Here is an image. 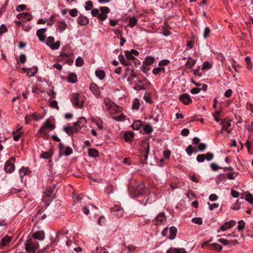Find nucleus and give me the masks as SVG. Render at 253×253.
<instances>
[{"mask_svg":"<svg viewBox=\"0 0 253 253\" xmlns=\"http://www.w3.org/2000/svg\"><path fill=\"white\" fill-rule=\"evenodd\" d=\"M196 62L195 60L192 59L191 57H189L186 63V66L187 68L190 69L195 64Z\"/></svg>","mask_w":253,"mask_h":253,"instance_id":"obj_28","label":"nucleus"},{"mask_svg":"<svg viewBox=\"0 0 253 253\" xmlns=\"http://www.w3.org/2000/svg\"><path fill=\"white\" fill-rule=\"evenodd\" d=\"M95 75L100 80H103L105 78V73L102 70H98L95 72Z\"/></svg>","mask_w":253,"mask_h":253,"instance_id":"obj_27","label":"nucleus"},{"mask_svg":"<svg viewBox=\"0 0 253 253\" xmlns=\"http://www.w3.org/2000/svg\"><path fill=\"white\" fill-rule=\"evenodd\" d=\"M22 134V133L19 132V130L17 132H13V139L16 141H18L20 139V138L21 137Z\"/></svg>","mask_w":253,"mask_h":253,"instance_id":"obj_35","label":"nucleus"},{"mask_svg":"<svg viewBox=\"0 0 253 253\" xmlns=\"http://www.w3.org/2000/svg\"><path fill=\"white\" fill-rule=\"evenodd\" d=\"M211 30L208 27H206L204 31L203 36L205 39H207L210 36Z\"/></svg>","mask_w":253,"mask_h":253,"instance_id":"obj_42","label":"nucleus"},{"mask_svg":"<svg viewBox=\"0 0 253 253\" xmlns=\"http://www.w3.org/2000/svg\"><path fill=\"white\" fill-rule=\"evenodd\" d=\"M155 61V58L153 57H147L145 58V61H144V63L145 65L147 66H150L152 65Z\"/></svg>","mask_w":253,"mask_h":253,"instance_id":"obj_31","label":"nucleus"},{"mask_svg":"<svg viewBox=\"0 0 253 253\" xmlns=\"http://www.w3.org/2000/svg\"><path fill=\"white\" fill-rule=\"evenodd\" d=\"M88 154L91 157H95L98 156V152L95 149L90 148L88 149Z\"/></svg>","mask_w":253,"mask_h":253,"instance_id":"obj_30","label":"nucleus"},{"mask_svg":"<svg viewBox=\"0 0 253 253\" xmlns=\"http://www.w3.org/2000/svg\"><path fill=\"white\" fill-rule=\"evenodd\" d=\"M238 224H239V225L237 227L238 230L239 231L242 230L245 227V222H244L243 220H240L238 221Z\"/></svg>","mask_w":253,"mask_h":253,"instance_id":"obj_45","label":"nucleus"},{"mask_svg":"<svg viewBox=\"0 0 253 253\" xmlns=\"http://www.w3.org/2000/svg\"><path fill=\"white\" fill-rule=\"evenodd\" d=\"M55 126L51 123L49 120H46L43 123V125L41 126V128L39 130L38 132L41 134H44L48 135L47 129L52 130L54 129Z\"/></svg>","mask_w":253,"mask_h":253,"instance_id":"obj_3","label":"nucleus"},{"mask_svg":"<svg viewBox=\"0 0 253 253\" xmlns=\"http://www.w3.org/2000/svg\"><path fill=\"white\" fill-rule=\"evenodd\" d=\"M63 130L65 131L69 135H72L74 132H77L79 131L76 126H66L63 128Z\"/></svg>","mask_w":253,"mask_h":253,"instance_id":"obj_16","label":"nucleus"},{"mask_svg":"<svg viewBox=\"0 0 253 253\" xmlns=\"http://www.w3.org/2000/svg\"><path fill=\"white\" fill-rule=\"evenodd\" d=\"M165 68L163 67L155 68L153 70V73L155 75H158L161 72H165Z\"/></svg>","mask_w":253,"mask_h":253,"instance_id":"obj_36","label":"nucleus"},{"mask_svg":"<svg viewBox=\"0 0 253 253\" xmlns=\"http://www.w3.org/2000/svg\"><path fill=\"white\" fill-rule=\"evenodd\" d=\"M54 38L53 37H48L46 39V44L52 49H57L60 46V42H54Z\"/></svg>","mask_w":253,"mask_h":253,"instance_id":"obj_6","label":"nucleus"},{"mask_svg":"<svg viewBox=\"0 0 253 253\" xmlns=\"http://www.w3.org/2000/svg\"><path fill=\"white\" fill-rule=\"evenodd\" d=\"M38 247V243L32 240H27L25 244V250L28 253H35V250Z\"/></svg>","mask_w":253,"mask_h":253,"instance_id":"obj_4","label":"nucleus"},{"mask_svg":"<svg viewBox=\"0 0 253 253\" xmlns=\"http://www.w3.org/2000/svg\"><path fill=\"white\" fill-rule=\"evenodd\" d=\"M192 222L198 225H201L203 223L202 218L201 217H195L192 219Z\"/></svg>","mask_w":253,"mask_h":253,"instance_id":"obj_37","label":"nucleus"},{"mask_svg":"<svg viewBox=\"0 0 253 253\" xmlns=\"http://www.w3.org/2000/svg\"><path fill=\"white\" fill-rule=\"evenodd\" d=\"M236 223V222L235 220H230L228 222H226L220 227V229L222 231H225L234 226Z\"/></svg>","mask_w":253,"mask_h":253,"instance_id":"obj_15","label":"nucleus"},{"mask_svg":"<svg viewBox=\"0 0 253 253\" xmlns=\"http://www.w3.org/2000/svg\"><path fill=\"white\" fill-rule=\"evenodd\" d=\"M88 19L84 16H80L78 18V23L82 26H84L88 23Z\"/></svg>","mask_w":253,"mask_h":253,"instance_id":"obj_23","label":"nucleus"},{"mask_svg":"<svg viewBox=\"0 0 253 253\" xmlns=\"http://www.w3.org/2000/svg\"><path fill=\"white\" fill-rule=\"evenodd\" d=\"M30 173V171L28 169L26 168H22L19 170V174L21 178V180L22 181H23V177L26 175H28Z\"/></svg>","mask_w":253,"mask_h":253,"instance_id":"obj_21","label":"nucleus"},{"mask_svg":"<svg viewBox=\"0 0 253 253\" xmlns=\"http://www.w3.org/2000/svg\"><path fill=\"white\" fill-rule=\"evenodd\" d=\"M211 68V65L209 64L208 62H204L203 64L202 69H210Z\"/></svg>","mask_w":253,"mask_h":253,"instance_id":"obj_62","label":"nucleus"},{"mask_svg":"<svg viewBox=\"0 0 253 253\" xmlns=\"http://www.w3.org/2000/svg\"><path fill=\"white\" fill-rule=\"evenodd\" d=\"M113 215L117 218L121 217L124 214V210L120 206L115 205L111 209Z\"/></svg>","mask_w":253,"mask_h":253,"instance_id":"obj_7","label":"nucleus"},{"mask_svg":"<svg viewBox=\"0 0 253 253\" xmlns=\"http://www.w3.org/2000/svg\"><path fill=\"white\" fill-rule=\"evenodd\" d=\"M237 173L235 172H229L227 173V178L229 179H234L235 177L237 176Z\"/></svg>","mask_w":253,"mask_h":253,"instance_id":"obj_52","label":"nucleus"},{"mask_svg":"<svg viewBox=\"0 0 253 253\" xmlns=\"http://www.w3.org/2000/svg\"><path fill=\"white\" fill-rule=\"evenodd\" d=\"M100 10L101 13L98 9H93L91 12V15L94 17H97L101 21H104L107 18V14L110 12V9L107 6H103L100 8Z\"/></svg>","mask_w":253,"mask_h":253,"instance_id":"obj_1","label":"nucleus"},{"mask_svg":"<svg viewBox=\"0 0 253 253\" xmlns=\"http://www.w3.org/2000/svg\"><path fill=\"white\" fill-rule=\"evenodd\" d=\"M134 136L133 131H129L126 132L124 134V138L126 141H130Z\"/></svg>","mask_w":253,"mask_h":253,"instance_id":"obj_25","label":"nucleus"},{"mask_svg":"<svg viewBox=\"0 0 253 253\" xmlns=\"http://www.w3.org/2000/svg\"><path fill=\"white\" fill-rule=\"evenodd\" d=\"M201 89L197 87H194L191 89L190 92L192 94H195L199 93Z\"/></svg>","mask_w":253,"mask_h":253,"instance_id":"obj_63","label":"nucleus"},{"mask_svg":"<svg viewBox=\"0 0 253 253\" xmlns=\"http://www.w3.org/2000/svg\"><path fill=\"white\" fill-rule=\"evenodd\" d=\"M93 3L91 1H87L85 3V9L86 10H89L93 7Z\"/></svg>","mask_w":253,"mask_h":253,"instance_id":"obj_38","label":"nucleus"},{"mask_svg":"<svg viewBox=\"0 0 253 253\" xmlns=\"http://www.w3.org/2000/svg\"><path fill=\"white\" fill-rule=\"evenodd\" d=\"M15 161V158L14 157H11L6 162L4 166V170L5 172L11 173L14 170Z\"/></svg>","mask_w":253,"mask_h":253,"instance_id":"obj_5","label":"nucleus"},{"mask_svg":"<svg viewBox=\"0 0 253 253\" xmlns=\"http://www.w3.org/2000/svg\"><path fill=\"white\" fill-rule=\"evenodd\" d=\"M78 10L77 9H72L70 11V15L72 17H76L78 15Z\"/></svg>","mask_w":253,"mask_h":253,"instance_id":"obj_55","label":"nucleus"},{"mask_svg":"<svg viewBox=\"0 0 253 253\" xmlns=\"http://www.w3.org/2000/svg\"><path fill=\"white\" fill-rule=\"evenodd\" d=\"M68 81L72 83H76L77 81V76L75 74H70L69 76Z\"/></svg>","mask_w":253,"mask_h":253,"instance_id":"obj_33","label":"nucleus"},{"mask_svg":"<svg viewBox=\"0 0 253 253\" xmlns=\"http://www.w3.org/2000/svg\"><path fill=\"white\" fill-rule=\"evenodd\" d=\"M86 123V121L84 117H81L79 118L77 123L74 124V126H76L79 130L80 128L82 127Z\"/></svg>","mask_w":253,"mask_h":253,"instance_id":"obj_18","label":"nucleus"},{"mask_svg":"<svg viewBox=\"0 0 253 253\" xmlns=\"http://www.w3.org/2000/svg\"><path fill=\"white\" fill-rule=\"evenodd\" d=\"M139 107V102L138 99H135L132 105V108L134 109H138Z\"/></svg>","mask_w":253,"mask_h":253,"instance_id":"obj_54","label":"nucleus"},{"mask_svg":"<svg viewBox=\"0 0 253 253\" xmlns=\"http://www.w3.org/2000/svg\"><path fill=\"white\" fill-rule=\"evenodd\" d=\"M53 194V189L50 187L47 188L46 191L44 192L43 198L44 199V204L45 206H47L49 205L48 200H46V198H49Z\"/></svg>","mask_w":253,"mask_h":253,"instance_id":"obj_11","label":"nucleus"},{"mask_svg":"<svg viewBox=\"0 0 253 253\" xmlns=\"http://www.w3.org/2000/svg\"><path fill=\"white\" fill-rule=\"evenodd\" d=\"M207 148V145L205 143H201L199 144L198 149L201 151H204Z\"/></svg>","mask_w":253,"mask_h":253,"instance_id":"obj_58","label":"nucleus"},{"mask_svg":"<svg viewBox=\"0 0 253 253\" xmlns=\"http://www.w3.org/2000/svg\"><path fill=\"white\" fill-rule=\"evenodd\" d=\"M145 185L144 183H141L138 184L134 188L133 192V196L134 197H138L143 193Z\"/></svg>","mask_w":253,"mask_h":253,"instance_id":"obj_9","label":"nucleus"},{"mask_svg":"<svg viewBox=\"0 0 253 253\" xmlns=\"http://www.w3.org/2000/svg\"><path fill=\"white\" fill-rule=\"evenodd\" d=\"M114 118L117 121H122L125 120L126 116L124 114H121L120 115L115 116Z\"/></svg>","mask_w":253,"mask_h":253,"instance_id":"obj_39","label":"nucleus"},{"mask_svg":"<svg viewBox=\"0 0 253 253\" xmlns=\"http://www.w3.org/2000/svg\"><path fill=\"white\" fill-rule=\"evenodd\" d=\"M141 125L142 122L139 120H137L134 121L131 125V126L133 129L138 130L140 127Z\"/></svg>","mask_w":253,"mask_h":253,"instance_id":"obj_29","label":"nucleus"},{"mask_svg":"<svg viewBox=\"0 0 253 253\" xmlns=\"http://www.w3.org/2000/svg\"><path fill=\"white\" fill-rule=\"evenodd\" d=\"M66 24L64 21H60L58 22V27L61 31L64 30L66 28Z\"/></svg>","mask_w":253,"mask_h":253,"instance_id":"obj_47","label":"nucleus"},{"mask_svg":"<svg viewBox=\"0 0 253 253\" xmlns=\"http://www.w3.org/2000/svg\"><path fill=\"white\" fill-rule=\"evenodd\" d=\"M186 151L188 155L190 156L193 152V147L191 145H189L186 149Z\"/></svg>","mask_w":253,"mask_h":253,"instance_id":"obj_59","label":"nucleus"},{"mask_svg":"<svg viewBox=\"0 0 253 253\" xmlns=\"http://www.w3.org/2000/svg\"><path fill=\"white\" fill-rule=\"evenodd\" d=\"M166 219L164 212H162L158 214L157 217L154 219V222L156 225L161 224Z\"/></svg>","mask_w":253,"mask_h":253,"instance_id":"obj_13","label":"nucleus"},{"mask_svg":"<svg viewBox=\"0 0 253 253\" xmlns=\"http://www.w3.org/2000/svg\"><path fill=\"white\" fill-rule=\"evenodd\" d=\"M95 253H108L106 250L103 248H97Z\"/></svg>","mask_w":253,"mask_h":253,"instance_id":"obj_53","label":"nucleus"},{"mask_svg":"<svg viewBox=\"0 0 253 253\" xmlns=\"http://www.w3.org/2000/svg\"><path fill=\"white\" fill-rule=\"evenodd\" d=\"M17 17L19 19H23L26 21H30L32 18V15L28 12H23L22 13L18 14Z\"/></svg>","mask_w":253,"mask_h":253,"instance_id":"obj_17","label":"nucleus"},{"mask_svg":"<svg viewBox=\"0 0 253 253\" xmlns=\"http://www.w3.org/2000/svg\"><path fill=\"white\" fill-rule=\"evenodd\" d=\"M73 152V150L69 146H67L65 148V151L64 152V154L65 156H69L71 155Z\"/></svg>","mask_w":253,"mask_h":253,"instance_id":"obj_50","label":"nucleus"},{"mask_svg":"<svg viewBox=\"0 0 253 253\" xmlns=\"http://www.w3.org/2000/svg\"><path fill=\"white\" fill-rule=\"evenodd\" d=\"M49 105L53 108L58 109L57 102L56 100H52L50 101Z\"/></svg>","mask_w":253,"mask_h":253,"instance_id":"obj_56","label":"nucleus"},{"mask_svg":"<svg viewBox=\"0 0 253 253\" xmlns=\"http://www.w3.org/2000/svg\"><path fill=\"white\" fill-rule=\"evenodd\" d=\"M213 158V154L212 153L208 152L206 154V160L208 161L211 160Z\"/></svg>","mask_w":253,"mask_h":253,"instance_id":"obj_61","label":"nucleus"},{"mask_svg":"<svg viewBox=\"0 0 253 253\" xmlns=\"http://www.w3.org/2000/svg\"><path fill=\"white\" fill-rule=\"evenodd\" d=\"M143 130L145 133H149L152 131L153 129L150 125H147L144 127Z\"/></svg>","mask_w":253,"mask_h":253,"instance_id":"obj_46","label":"nucleus"},{"mask_svg":"<svg viewBox=\"0 0 253 253\" xmlns=\"http://www.w3.org/2000/svg\"><path fill=\"white\" fill-rule=\"evenodd\" d=\"M38 71V68L37 66H34L32 68H28L27 75L30 77H34L36 75Z\"/></svg>","mask_w":253,"mask_h":253,"instance_id":"obj_22","label":"nucleus"},{"mask_svg":"<svg viewBox=\"0 0 253 253\" xmlns=\"http://www.w3.org/2000/svg\"><path fill=\"white\" fill-rule=\"evenodd\" d=\"M84 64V61L82 57H78L76 61V65L78 67H81Z\"/></svg>","mask_w":253,"mask_h":253,"instance_id":"obj_44","label":"nucleus"},{"mask_svg":"<svg viewBox=\"0 0 253 253\" xmlns=\"http://www.w3.org/2000/svg\"><path fill=\"white\" fill-rule=\"evenodd\" d=\"M103 88L102 87H99L94 83L91 84L90 85V90L91 92L94 94L97 97H100L101 95V90H102Z\"/></svg>","mask_w":253,"mask_h":253,"instance_id":"obj_8","label":"nucleus"},{"mask_svg":"<svg viewBox=\"0 0 253 253\" xmlns=\"http://www.w3.org/2000/svg\"><path fill=\"white\" fill-rule=\"evenodd\" d=\"M245 200L250 204L253 203V197L251 194L247 195Z\"/></svg>","mask_w":253,"mask_h":253,"instance_id":"obj_51","label":"nucleus"},{"mask_svg":"<svg viewBox=\"0 0 253 253\" xmlns=\"http://www.w3.org/2000/svg\"><path fill=\"white\" fill-rule=\"evenodd\" d=\"M167 253H187L186 250L183 248H171L168 250Z\"/></svg>","mask_w":253,"mask_h":253,"instance_id":"obj_20","label":"nucleus"},{"mask_svg":"<svg viewBox=\"0 0 253 253\" xmlns=\"http://www.w3.org/2000/svg\"><path fill=\"white\" fill-rule=\"evenodd\" d=\"M11 237H10V236H6L1 240V241L0 242V247H1V246H5L11 242Z\"/></svg>","mask_w":253,"mask_h":253,"instance_id":"obj_24","label":"nucleus"},{"mask_svg":"<svg viewBox=\"0 0 253 253\" xmlns=\"http://www.w3.org/2000/svg\"><path fill=\"white\" fill-rule=\"evenodd\" d=\"M125 52H126L125 55H126L127 59L133 60L135 59V57L133 56V54H132L131 53V52H129V51H126Z\"/></svg>","mask_w":253,"mask_h":253,"instance_id":"obj_49","label":"nucleus"},{"mask_svg":"<svg viewBox=\"0 0 253 253\" xmlns=\"http://www.w3.org/2000/svg\"><path fill=\"white\" fill-rule=\"evenodd\" d=\"M179 99L180 101L185 105H188L192 102V99H191L189 95L187 93H184L180 95Z\"/></svg>","mask_w":253,"mask_h":253,"instance_id":"obj_12","label":"nucleus"},{"mask_svg":"<svg viewBox=\"0 0 253 253\" xmlns=\"http://www.w3.org/2000/svg\"><path fill=\"white\" fill-rule=\"evenodd\" d=\"M220 125L222 126V130L221 132H223V130H225L226 131L228 134L231 133V130L229 129V128L231 126V123L229 121H226L225 120H222L220 123Z\"/></svg>","mask_w":253,"mask_h":253,"instance_id":"obj_10","label":"nucleus"},{"mask_svg":"<svg viewBox=\"0 0 253 253\" xmlns=\"http://www.w3.org/2000/svg\"><path fill=\"white\" fill-rule=\"evenodd\" d=\"M143 98L146 102L149 103H152L151 96L149 93L146 92L143 96Z\"/></svg>","mask_w":253,"mask_h":253,"instance_id":"obj_43","label":"nucleus"},{"mask_svg":"<svg viewBox=\"0 0 253 253\" xmlns=\"http://www.w3.org/2000/svg\"><path fill=\"white\" fill-rule=\"evenodd\" d=\"M169 232H170V235L169 236V238L170 240L174 239L176 235L177 229L174 226L171 227L169 229Z\"/></svg>","mask_w":253,"mask_h":253,"instance_id":"obj_26","label":"nucleus"},{"mask_svg":"<svg viewBox=\"0 0 253 253\" xmlns=\"http://www.w3.org/2000/svg\"><path fill=\"white\" fill-rule=\"evenodd\" d=\"M33 237L35 239L42 241L44 239L45 236L42 231H37L33 234Z\"/></svg>","mask_w":253,"mask_h":253,"instance_id":"obj_19","label":"nucleus"},{"mask_svg":"<svg viewBox=\"0 0 253 253\" xmlns=\"http://www.w3.org/2000/svg\"><path fill=\"white\" fill-rule=\"evenodd\" d=\"M137 20L134 17H131L129 19L128 25L130 27H134L137 23Z\"/></svg>","mask_w":253,"mask_h":253,"instance_id":"obj_34","label":"nucleus"},{"mask_svg":"<svg viewBox=\"0 0 253 253\" xmlns=\"http://www.w3.org/2000/svg\"><path fill=\"white\" fill-rule=\"evenodd\" d=\"M105 219L103 216H101L98 220V223L100 225H103L105 223Z\"/></svg>","mask_w":253,"mask_h":253,"instance_id":"obj_64","label":"nucleus"},{"mask_svg":"<svg viewBox=\"0 0 253 253\" xmlns=\"http://www.w3.org/2000/svg\"><path fill=\"white\" fill-rule=\"evenodd\" d=\"M46 31V29L42 28L38 30L37 32L36 35L38 37L39 40L42 42H43L45 41V36L44 35V34Z\"/></svg>","mask_w":253,"mask_h":253,"instance_id":"obj_14","label":"nucleus"},{"mask_svg":"<svg viewBox=\"0 0 253 253\" xmlns=\"http://www.w3.org/2000/svg\"><path fill=\"white\" fill-rule=\"evenodd\" d=\"M205 159L206 157L204 154H200L197 156L196 159L198 162L202 163L205 161Z\"/></svg>","mask_w":253,"mask_h":253,"instance_id":"obj_48","label":"nucleus"},{"mask_svg":"<svg viewBox=\"0 0 253 253\" xmlns=\"http://www.w3.org/2000/svg\"><path fill=\"white\" fill-rule=\"evenodd\" d=\"M85 99L84 95L76 93L72 94L71 101L76 107L82 108L84 106Z\"/></svg>","mask_w":253,"mask_h":253,"instance_id":"obj_2","label":"nucleus"},{"mask_svg":"<svg viewBox=\"0 0 253 253\" xmlns=\"http://www.w3.org/2000/svg\"><path fill=\"white\" fill-rule=\"evenodd\" d=\"M211 168L213 170H217L218 169H220V168L216 164V163H213L211 165Z\"/></svg>","mask_w":253,"mask_h":253,"instance_id":"obj_60","label":"nucleus"},{"mask_svg":"<svg viewBox=\"0 0 253 253\" xmlns=\"http://www.w3.org/2000/svg\"><path fill=\"white\" fill-rule=\"evenodd\" d=\"M245 60L247 64V68L249 70L251 69L252 68V65L251 64V58H250V57H249V56L246 57L245 58Z\"/></svg>","mask_w":253,"mask_h":253,"instance_id":"obj_40","label":"nucleus"},{"mask_svg":"<svg viewBox=\"0 0 253 253\" xmlns=\"http://www.w3.org/2000/svg\"><path fill=\"white\" fill-rule=\"evenodd\" d=\"M208 205L209 206V209L211 211L213 210L214 209L217 208L219 207V204L217 203H214L212 204H210V203H208Z\"/></svg>","mask_w":253,"mask_h":253,"instance_id":"obj_57","label":"nucleus"},{"mask_svg":"<svg viewBox=\"0 0 253 253\" xmlns=\"http://www.w3.org/2000/svg\"><path fill=\"white\" fill-rule=\"evenodd\" d=\"M51 156H52V153L50 152H42L41 155V157H42V158H44V159H46L50 158L51 157Z\"/></svg>","mask_w":253,"mask_h":253,"instance_id":"obj_41","label":"nucleus"},{"mask_svg":"<svg viewBox=\"0 0 253 253\" xmlns=\"http://www.w3.org/2000/svg\"><path fill=\"white\" fill-rule=\"evenodd\" d=\"M114 189L115 187L112 184H108L105 188L106 192L108 194H110L113 193L114 191Z\"/></svg>","mask_w":253,"mask_h":253,"instance_id":"obj_32","label":"nucleus"}]
</instances>
